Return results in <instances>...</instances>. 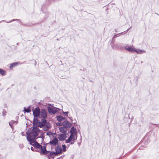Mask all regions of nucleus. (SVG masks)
Instances as JSON below:
<instances>
[{
    "label": "nucleus",
    "mask_w": 159,
    "mask_h": 159,
    "mask_svg": "<svg viewBox=\"0 0 159 159\" xmlns=\"http://www.w3.org/2000/svg\"><path fill=\"white\" fill-rule=\"evenodd\" d=\"M40 130L38 127H34L32 130H30L26 132L28 140L35 139L38 136Z\"/></svg>",
    "instance_id": "1"
},
{
    "label": "nucleus",
    "mask_w": 159,
    "mask_h": 159,
    "mask_svg": "<svg viewBox=\"0 0 159 159\" xmlns=\"http://www.w3.org/2000/svg\"><path fill=\"white\" fill-rule=\"evenodd\" d=\"M70 135L68 139L66 141V143H69L71 142L70 144H73L74 142L76 141L77 137V133L74 127L71 128L70 131Z\"/></svg>",
    "instance_id": "2"
},
{
    "label": "nucleus",
    "mask_w": 159,
    "mask_h": 159,
    "mask_svg": "<svg viewBox=\"0 0 159 159\" xmlns=\"http://www.w3.org/2000/svg\"><path fill=\"white\" fill-rule=\"evenodd\" d=\"M30 142V144L33 145L34 148H36L37 150L36 151L39 152V150L41 148V146L37 142H36L35 139L28 140Z\"/></svg>",
    "instance_id": "3"
},
{
    "label": "nucleus",
    "mask_w": 159,
    "mask_h": 159,
    "mask_svg": "<svg viewBox=\"0 0 159 159\" xmlns=\"http://www.w3.org/2000/svg\"><path fill=\"white\" fill-rule=\"evenodd\" d=\"M58 110H59V109L56 107H48V112L51 115L56 113L58 111Z\"/></svg>",
    "instance_id": "4"
},
{
    "label": "nucleus",
    "mask_w": 159,
    "mask_h": 159,
    "mask_svg": "<svg viewBox=\"0 0 159 159\" xmlns=\"http://www.w3.org/2000/svg\"><path fill=\"white\" fill-rule=\"evenodd\" d=\"M40 109L39 107H37L33 111V114L35 117H38L40 114Z\"/></svg>",
    "instance_id": "5"
},
{
    "label": "nucleus",
    "mask_w": 159,
    "mask_h": 159,
    "mask_svg": "<svg viewBox=\"0 0 159 159\" xmlns=\"http://www.w3.org/2000/svg\"><path fill=\"white\" fill-rule=\"evenodd\" d=\"M40 115L41 117L43 119L47 118V113L45 110L43 109L40 111Z\"/></svg>",
    "instance_id": "6"
},
{
    "label": "nucleus",
    "mask_w": 159,
    "mask_h": 159,
    "mask_svg": "<svg viewBox=\"0 0 159 159\" xmlns=\"http://www.w3.org/2000/svg\"><path fill=\"white\" fill-rule=\"evenodd\" d=\"M55 150L56 151V152H52L51 153L52 154L57 155V154L60 153H61V151H62V149L59 146H57Z\"/></svg>",
    "instance_id": "7"
},
{
    "label": "nucleus",
    "mask_w": 159,
    "mask_h": 159,
    "mask_svg": "<svg viewBox=\"0 0 159 159\" xmlns=\"http://www.w3.org/2000/svg\"><path fill=\"white\" fill-rule=\"evenodd\" d=\"M62 125L66 128H69L71 126V123L69 122L68 121H65L63 122Z\"/></svg>",
    "instance_id": "8"
},
{
    "label": "nucleus",
    "mask_w": 159,
    "mask_h": 159,
    "mask_svg": "<svg viewBox=\"0 0 159 159\" xmlns=\"http://www.w3.org/2000/svg\"><path fill=\"white\" fill-rule=\"evenodd\" d=\"M124 48L126 50L130 52H134V48H133L131 46H126Z\"/></svg>",
    "instance_id": "9"
},
{
    "label": "nucleus",
    "mask_w": 159,
    "mask_h": 159,
    "mask_svg": "<svg viewBox=\"0 0 159 159\" xmlns=\"http://www.w3.org/2000/svg\"><path fill=\"white\" fill-rule=\"evenodd\" d=\"M51 127V125L49 123L47 122L45 125H43V129L45 131H48Z\"/></svg>",
    "instance_id": "10"
},
{
    "label": "nucleus",
    "mask_w": 159,
    "mask_h": 159,
    "mask_svg": "<svg viewBox=\"0 0 159 159\" xmlns=\"http://www.w3.org/2000/svg\"><path fill=\"white\" fill-rule=\"evenodd\" d=\"M66 137V134H60L58 136V138L61 141L65 140Z\"/></svg>",
    "instance_id": "11"
},
{
    "label": "nucleus",
    "mask_w": 159,
    "mask_h": 159,
    "mask_svg": "<svg viewBox=\"0 0 159 159\" xmlns=\"http://www.w3.org/2000/svg\"><path fill=\"white\" fill-rule=\"evenodd\" d=\"M58 142V139L57 138H55L53 139L50 142L51 145L54 146L56 145Z\"/></svg>",
    "instance_id": "12"
},
{
    "label": "nucleus",
    "mask_w": 159,
    "mask_h": 159,
    "mask_svg": "<svg viewBox=\"0 0 159 159\" xmlns=\"http://www.w3.org/2000/svg\"><path fill=\"white\" fill-rule=\"evenodd\" d=\"M134 52L139 54H142L143 52H145V51L143 50H141L139 49H136L134 48Z\"/></svg>",
    "instance_id": "13"
},
{
    "label": "nucleus",
    "mask_w": 159,
    "mask_h": 159,
    "mask_svg": "<svg viewBox=\"0 0 159 159\" xmlns=\"http://www.w3.org/2000/svg\"><path fill=\"white\" fill-rule=\"evenodd\" d=\"M17 124V122L15 121L11 120L9 123L10 126L12 128V127L14 125H16Z\"/></svg>",
    "instance_id": "14"
},
{
    "label": "nucleus",
    "mask_w": 159,
    "mask_h": 159,
    "mask_svg": "<svg viewBox=\"0 0 159 159\" xmlns=\"http://www.w3.org/2000/svg\"><path fill=\"white\" fill-rule=\"evenodd\" d=\"M47 123V121L45 120L42 119L41 120V123L40 125V127L41 128H43V125Z\"/></svg>",
    "instance_id": "15"
},
{
    "label": "nucleus",
    "mask_w": 159,
    "mask_h": 159,
    "mask_svg": "<svg viewBox=\"0 0 159 159\" xmlns=\"http://www.w3.org/2000/svg\"><path fill=\"white\" fill-rule=\"evenodd\" d=\"M59 129L60 132L64 133L66 132V128L64 127H60L59 128Z\"/></svg>",
    "instance_id": "16"
},
{
    "label": "nucleus",
    "mask_w": 159,
    "mask_h": 159,
    "mask_svg": "<svg viewBox=\"0 0 159 159\" xmlns=\"http://www.w3.org/2000/svg\"><path fill=\"white\" fill-rule=\"evenodd\" d=\"M41 151L43 153H45L47 151L45 146H41V148H40L39 150V151Z\"/></svg>",
    "instance_id": "17"
},
{
    "label": "nucleus",
    "mask_w": 159,
    "mask_h": 159,
    "mask_svg": "<svg viewBox=\"0 0 159 159\" xmlns=\"http://www.w3.org/2000/svg\"><path fill=\"white\" fill-rule=\"evenodd\" d=\"M18 65V63L17 62H14L11 64L10 66V68L11 69H12V68Z\"/></svg>",
    "instance_id": "18"
},
{
    "label": "nucleus",
    "mask_w": 159,
    "mask_h": 159,
    "mask_svg": "<svg viewBox=\"0 0 159 159\" xmlns=\"http://www.w3.org/2000/svg\"><path fill=\"white\" fill-rule=\"evenodd\" d=\"M64 119V118L61 116H57V119L59 122L61 121Z\"/></svg>",
    "instance_id": "19"
},
{
    "label": "nucleus",
    "mask_w": 159,
    "mask_h": 159,
    "mask_svg": "<svg viewBox=\"0 0 159 159\" xmlns=\"http://www.w3.org/2000/svg\"><path fill=\"white\" fill-rule=\"evenodd\" d=\"M0 74L2 75H6L5 71L4 70L0 68Z\"/></svg>",
    "instance_id": "20"
},
{
    "label": "nucleus",
    "mask_w": 159,
    "mask_h": 159,
    "mask_svg": "<svg viewBox=\"0 0 159 159\" xmlns=\"http://www.w3.org/2000/svg\"><path fill=\"white\" fill-rule=\"evenodd\" d=\"M24 111L25 112L29 113L31 111V110L30 109V108L26 109L25 107L24 108Z\"/></svg>",
    "instance_id": "21"
},
{
    "label": "nucleus",
    "mask_w": 159,
    "mask_h": 159,
    "mask_svg": "<svg viewBox=\"0 0 159 159\" xmlns=\"http://www.w3.org/2000/svg\"><path fill=\"white\" fill-rule=\"evenodd\" d=\"M33 122L34 124H37L38 123H39L38 119L36 118H34Z\"/></svg>",
    "instance_id": "22"
},
{
    "label": "nucleus",
    "mask_w": 159,
    "mask_h": 159,
    "mask_svg": "<svg viewBox=\"0 0 159 159\" xmlns=\"http://www.w3.org/2000/svg\"><path fill=\"white\" fill-rule=\"evenodd\" d=\"M62 150L63 151L65 152L66 151V146L64 144H62Z\"/></svg>",
    "instance_id": "23"
},
{
    "label": "nucleus",
    "mask_w": 159,
    "mask_h": 159,
    "mask_svg": "<svg viewBox=\"0 0 159 159\" xmlns=\"http://www.w3.org/2000/svg\"><path fill=\"white\" fill-rule=\"evenodd\" d=\"M31 148V149L32 151H35L34 150V148H33L32 147H31V148Z\"/></svg>",
    "instance_id": "24"
},
{
    "label": "nucleus",
    "mask_w": 159,
    "mask_h": 159,
    "mask_svg": "<svg viewBox=\"0 0 159 159\" xmlns=\"http://www.w3.org/2000/svg\"><path fill=\"white\" fill-rule=\"evenodd\" d=\"M68 112H64L63 113L66 115H67L68 114Z\"/></svg>",
    "instance_id": "25"
},
{
    "label": "nucleus",
    "mask_w": 159,
    "mask_h": 159,
    "mask_svg": "<svg viewBox=\"0 0 159 159\" xmlns=\"http://www.w3.org/2000/svg\"><path fill=\"white\" fill-rule=\"evenodd\" d=\"M57 125H59V126H61V124L60 123H58V124H57Z\"/></svg>",
    "instance_id": "26"
},
{
    "label": "nucleus",
    "mask_w": 159,
    "mask_h": 159,
    "mask_svg": "<svg viewBox=\"0 0 159 159\" xmlns=\"http://www.w3.org/2000/svg\"><path fill=\"white\" fill-rule=\"evenodd\" d=\"M14 20H13L11 21H9V22H7L9 23V22H11L12 21H14Z\"/></svg>",
    "instance_id": "27"
},
{
    "label": "nucleus",
    "mask_w": 159,
    "mask_h": 159,
    "mask_svg": "<svg viewBox=\"0 0 159 159\" xmlns=\"http://www.w3.org/2000/svg\"><path fill=\"white\" fill-rule=\"evenodd\" d=\"M48 133H47V135H48Z\"/></svg>",
    "instance_id": "28"
}]
</instances>
